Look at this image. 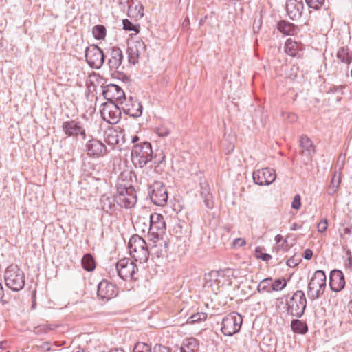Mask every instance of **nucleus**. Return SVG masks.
<instances>
[{
  "label": "nucleus",
  "mask_w": 352,
  "mask_h": 352,
  "mask_svg": "<svg viewBox=\"0 0 352 352\" xmlns=\"http://www.w3.org/2000/svg\"><path fill=\"white\" fill-rule=\"evenodd\" d=\"M153 352H170L168 347L162 344H155L153 347Z\"/></svg>",
  "instance_id": "47"
},
{
  "label": "nucleus",
  "mask_w": 352,
  "mask_h": 352,
  "mask_svg": "<svg viewBox=\"0 0 352 352\" xmlns=\"http://www.w3.org/2000/svg\"><path fill=\"white\" fill-rule=\"evenodd\" d=\"M146 46L142 41H136L134 45L129 46L127 49L129 62L135 65L138 61L140 54L144 51Z\"/></svg>",
  "instance_id": "21"
},
{
  "label": "nucleus",
  "mask_w": 352,
  "mask_h": 352,
  "mask_svg": "<svg viewBox=\"0 0 352 352\" xmlns=\"http://www.w3.org/2000/svg\"><path fill=\"white\" fill-rule=\"evenodd\" d=\"M115 197L111 198L106 195H103L100 199L102 209L106 212H111L115 210Z\"/></svg>",
  "instance_id": "30"
},
{
  "label": "nucleus",
  "mask_w": 352,
  "mask_h": 352,
  "mask_svg": "<svg viewBox=\"0 0 352 352\" xmlns=\"http://www.w3.org/2000/svg\"><path fill=\"white\" fill-rule=\"evenodd\" d=\"M306 306L307 299L302 290H297L286 300L287 313L296 318H300L304 314Z\"/></svg>",
  "instance_id": "6"
},
{
  "label": "nucleus",
  "mask_w": 352,
  "mask_h": 352,
  "mask_svg": "<svg viewBox=\"0 0 352 352\" xmlns=\"http://www.w3.org/2000/svg\"><path fill=\"white\" fill-rule=\"evenodd\" d=\"M326 288V275L322 270H316L312 276L307 289V296L311 300L320 298Z\"/></svg>",
  "instance_id": "5"
},
{
  "label": "nucleus",
  "mask_w": 352,
  "mask_h": 352,
  "mask_svg": "<svg viewBox=\"0 0 352 352\" xmlns=\"http://www.w3.org/2000/svg\"><path fill=\"white\" fill-rule=\"evenodd\" d=\"M318 231L319 232H324L327 228V220H324V221H320L318 224Z\"/></svg>",
  "instance_id": "48"
},
{
  "label": "nucleus",
  "mask_w": 352,
  "mask_h": 352,
  "mask_svg": "<svg viewBox=\"0 0 352 352\" xmlns=\"http://www.w3.org/2000/svg\"><path fill=\"white\" fill-rule=\"evenodd\" d=\"M242 323V316L237 312H232L223 318L221 332L226 336H232L240 331Z\"/></svg>",
  "instance_id": "7"
},
{
  "label": "nucleus",
  "mask_w": 352,
  "mask_h": 352,
  "mask_svg": "<svg viewBox=\"0 0 352 352\" xmlns=\"http://www.w3.org/2000/svg\"><path fill=\"white\" fill-rule=\"evenodd\" d=\"M153 160V150L150 142H144L133 146L131 160L135 167L143 168Z\"/></svg>",
  "instance_id": "4"
},
{
  "label": "nucleus",
  "mask_w": 352,
  "mask_h": 352,
  "mask_svg": "<svg viewBox=\"0 0 352 352\" xmlns=\"http://www.w3.org/2000/svg\"><path fill=\"white\" fill-rule=\"evenodd\" d=\"M122 138V133L116 129H110L105 132V141L109 145L118 144Z\"/></svg>",
  "instance_id": "27"
},
{
  "label": "nucleus",
  "mask_w": 352,
  "mask_h": 352,
  "mask_svg": "<svg viewBox=\"0 0 352 352\" xmlns=\"http://www.w3.org/2000/svg\"><path fill=\"white\" fill-rule=\"evenodd\" d=\"M300 146L302 157H305L307 161L310 160L312 155L315 153L311 140L306 135H302L300 139Z\"/></svg>",
  "instance_id": "22"
},
{
  "label": "nucleus",
  "mask_w": 352,
  "mask_h": 352,
  "mask_svg": "<svg viewBox=\"0 0 352 352\" xmlns=\"http://www.w3.org/2000/svg\"><path fill=\"white\" fill-rule=\"evenodd\" d=\"M336 57L341 63L349 65L352 62V52L347 47H340L336 53Z\"/></svg>",
  "instance_id": "28"
},
{
  "label": "nucleus",
  "mask_w": 352,
  "mask_h": 352,
  "mask_svg": "<svg viewBox=\"0 0 352 352\" xmlns=\"http://www.w3.org/2000/svg\"><path fill=\"white\" fill-rule=\"evenodd\" d=\"M102 94L107 102L121 104V101L126 100L124 91L117 85L109 84L102 91Z\"/></svg>",
  "instance_id": "14"
},
{
  "label": "nucleus",
  "mask_w": 352,
  "mask_h": 352,
  "mask_svg": "<svg viewBox=\"0 0 352 352\" xmlns=\"http://www.w3.org/2000/svg\"><path fill=\"white\" fill-rule=\"evenodd\" d=\"M292 262H291V260H288V261H287V265H288L289 266H291V265H292Z\"/></svg>",
  "instance_id": "62"
},
{
  "label": "nucleus",
  "mask_w": 352,
  "mask_h": 352,
  "mask_svg": "<svg viewBox=\"0 0 352 352\" xmlns=\"http://www.w3.org/2000/svg\"><path fill=\"white\" fill-rule=\"evenodd\" d=\"M89 140L85 144V151L87 155L93 158H99L104 156L107 153V148L105 144L94 138L92 135H89Z\"/></svg>",
  "instance_id": "12"
},
{
  "label": "nucleus",
  "mask_w": 352,
  "mask_h": 352,
  "mask_svg": "<svg viewBox=\"0 0 352 352\" xmlns=\"http://www.w3.org/2000/svg\"><path fill=\"white\" fill-rule=\"evenodd\" d=\"M298 229V226L296 223H294L291 228L292 230H296Z\"/></svg>",
  "instance_id": "57"
},
{
  "label": "nucleus",
  "mask_w": 352,
  "mask_h": 352,
  "mask_svg": "<svg viewBox=\"0 0 352 352\" xmlns=\"http://www.w3.org/2000/svg\"><path fill=\"white\" fill-rule=\"evenodd\" d=\"M207 318V314L204 312H198L196 313L191 316H190L187 320L188 324H194L195 322H199L200 321L205 320Z\"/></svg>",
  "instance_id": "37"
},
{
  "label": "nucleus",
  "mask_w": 352,
  "mask_h": 352,
  "mask_svg": "<svg viewBox=\"0 0 352 352\" xmlns=\"http://www.w3.org/2000/svg\"><path fill=\"white\" fill-rule=\"evenodd\" d=\"M199 345V342L195 338H188L184 340L183 346L190 352H194L196 347Z\"/></svg>",
  "instance_id": "36"
},
{
  "label": "nucleus",
  "mask_w": 352,
  "mask_h": 352,
  "mask_svg": "<svg viewBox=\"0 0 352 352\" xmlns=\"http://www.w3.org/2000/svg\"><path fill=\"white\" fill-rule=\"evenodd\" d=\"M275 241L277 243H279L281 242V241L283 240V236L280 235V234H277L276 236H275Z\"/></svg>",
  "instance_id": "54"
},
{
  "label": "nucleus",
  "mask_w": 352,
  "mask_h": 352,
  "mask_svg": "<svg viewBox=\"0 0 352 352\" xmlns=\"http://www.w3.org/2000/svg\"><path fill=\"white\" fill-rule=\"evenodd\" d=\"M256 254L258 258L264 261H268L272 258V256L267 253H262L261 250H258V248H256Z\"/></svg>",
  "instance_id": "45"
},
{
  "label": "nucleus",
  "mask_w": 352,
  "mask_h": 352,
  "mask_svg": "<svg viewBox=\"0 0 352 352\" xmlns=\"http://www.w3.org/2000/svg\"><path fill=\"white\" fill-rule=\"evenodd\" d=\"M109 352H124V351L122 349L116 348V349H111Z\"/></svg>",
  "instance_id": "55"
},
{
  "label": "nucleus",
  "mask_w": 352,
  "mask_h": 352,
  "mask_svg": "<svg viewBox=\"0 0 352 352\" xmlns=\"http://www.w3.org/2000/svg\"><path fill=\"white\" fill-rule=\"evenodd\" d=\"M201 197L206 196L207 192H210V189L206 184H201Z\"/></svg>",
  "instance_id": "49"
},
{
  "label": "nucleus",
  "mask_w": 352,
  "mask_h": 352,
  "mask_svg": "<svg viewBox=\"0 0 352 352\" xmlns=\"http://www.w3.org/2000/svg\"><path fill=\"white\" fill-rule=\"evenodd\" d=\"M81 135L82 139L83 140H85L86 138H87V135H86V131L85 129L82 127V126L81 125L80 127L79 128V131H78V135Z\"/></svg>",
  "instance_id": "52"
},
{
  "label": "nucleus",
  "mask_w": 352,
  "mask_h": 352,
  "mask_svg": "<svg viewBox=\"0 0 352 352\" xmlns=\"http://www.w3.org/2000/svg\"><path fill=\"white\" fill-rule=\"evenodd\" d=\"M301 198L299 195H296L292 203V208L296 210H299L301 206Z\"/></svg>",
  "instance_id": "46"
},
{
  "label": "nucleus",
  "mask_w": 352,
  "mask_h": 352,
  "mask_svg": "<svg viewBox=\"0 0 352 352\" xmlns=\"http://www.w3.org/2000/svg\"><path fill=\"white\" fill-rule=\"evenodd\" d=\"M47 329H50V328L48 327H45V326H42V327H37L38 331V330H41V329H43L45 331H46Z\"/></svg>",
  "instance_id": "58"
},
{
  "label": "nucleus",
  "mask_w": 352,
  "mask_h": 352,
  "mask_svg": "<svg viewBox=\"0 0 352 352\" xmlns=\"http://www.w3.org/2000/svg\"><path fill=\"white\" fill-rule=\"evenodd\" d=\"M304 9L302 0H287L286 10L289 17L296 20L300 17Z\"/></svg>",
  "instance_id": "19"
},
{
  "label": "nucleus",
  "mask_w": 352,
  "mask_h": 352,
  "mask_svg": "<svg viewBox=\"0 0 352 352\" xmlns=\"http://www.w3.org/2000/svg\"><path fill=\"white\" fill-rule=\"evenodd\" d=\"M155 133L159 137L164 138L170 134V130L164 126H160L155 129Z\"/></svg>",
  "instance_id": "43"
},
{
  "label": "nucleus",
  "mask_w": 352,
  "mask_h": 352,
  "mask_svg": "<svg viewBox=\"0 0 352 352\" xmlns=\"http://www.w3.org/2000/svg\"><path fill=\"white\" fill-rule=\"evenodd\" d=\"M81 123L74 120L65 121L62 124L64 133L68 137H77Z\"/></svg>",
  "instance_id": "24"
},
{
  "label": "nucleus",
  "mask_w": 352,
  "mask_h": 352,
  "mask_svg": "<svg viewBox=\"0 0 352 352\" xmlns=\"http://www.w3.org/2000/svg\"><path fill=\"white\" fill-rule=\"evenodd\" d=\"M341 173L340 172H334L332 175L331 182L327 190V192L329 195L332 196L338 192L341 183Z\"/></svg>",
  "instance_id": "25"
},
{
  "label": "nucleus",
  "mask_w": 352,
  "mask_h": 352,
  "mask_svg": "<svg viewBox=\"0 0 352 352\" xmlns=\"http://www.w3.org/2000/svg\"><path fill=\"white\" fill-rule=\"evenodd\" d=\"M4 280L9 289L19 292L25 286V273L17 265L11 264L4 272Z\"/></svg>",
  "instance_id": "2"
},
{
  "label": "nucleus",
  "mask_w": 352,
  "mask_h": 352,
  "mask_svg": "<svg viewBox=\"0 0 352 352\" xmlns=\"http://www.w3.org/2000/svg\"><path fill=\"white\" fill-rule=\"evenodd\" d=\"M115 200L122 208H131L137 201L135 190L129 182L119 181L117 184V192Z\"/></svg>",
  "instance_id": "1"
},
{
  "label": "nucleus",
  "mask_w": 352,
  "mask_h": 352,
  "mask_svg": "<svg viewBox=\"0 0 352 352\" xmlns=\"http://www.w3.org/2000/svg\"><path fill=\"white\" fill-rule=\"evenodd\" d=\"M128 248L130 255L135 261L140 263L148 261L150 252L143 238L137 234L132 236L129 239Z\"/></svg>",
  "instance_id": "3"
},
{
  "label": "nucleus",
  "mask_w": 352,
  "mask_h": 352,
  "mask_svg": "<svg viewBox=\"0 0 352 352\" xmlns=\"http://www.w3.org/2000/svg\"><path fill=\"white\" fill-rule=\"evenodd\" d=\"M4 296V290L2 286V284L0 283V301L3 300Z\"/></svg>",
  "instance_id": "53"
},
{
  "label": "nucleus",
  "mask_w": 352,
  "mask_h": 352,
  "mask_svg": "<svg viewBox=\"0 0 352 352\" xmlns=\"http://www.w3.org/2000/svg\"><path fill=\"white\" fill-rule=\"evenodd\" d=\"M157 240L153 242V245L151 247L150 254L155 255L157 258L162 257L166 255L167 252V243L162 239L156 238Z\"/></svg>",
  "instance_id": "23"
},
{
  "label": "nucleus",
  "mask_w": 352,
  "mask_h": 352,
  "mask_svg": "<svg viewBox=\"0 0 352 352\" xmlns=\"http://www.w3.org/2000/svg\"><path fill=\"white\" fill-rule=\"evenodd\" d=\"M118 103L106 102L102 104L100 114L102 119L111 124H117L121 116V106Z\"/></svg>",
  "instance_id": "8"
},
{
  "label": "nucleus",
  "mask_w": 352,
  "mask_h": 352,
  "mask_svg": "<svg viewBox=\"0 0 352 352\" xmlns=\"http://www.w3.org/2000/svg\"><path fill=\"white\" fill-rule=\"evenodd\" d=\"M166 228V223L162 215L153 213L149 218V231L148 233L153 238H157L160 234L164 233Z\"/></svg>",
  "instance_id": "17"
},
{
  "label": "nucleus",
  "mask_w": 352,
  "mask_h": 352,
  "mask_svg": "<svg viewBox=\"0 0 352 352\" xmlns=\"http://www.w3.org/2000/svg\"><path fill=\"white\" fill-rule=\"evenodd\" d=\"M281 116L284 120H287L289 122H295L297 120V116L295 113L291 112H283Z\"/></svg>",
  "instance_id": "44"
},
{
  "label": "nucleus",
  "mask_w": 352,
  "mask_h": 352,
  "mask_svg": "<svg viewBox=\"0 0 352 352\" xmlns=\"http://www.w3.org/2000/svg\"><path fill=\"white\" fill-rule=\"evenodd\" d=\"M313 256V252L310 249H306L303 253V257L306 260H309Z\"/></svg>",
  "instance_id": "51"
},
{
  "label": "nucleus",
  "mask_w": 352,
  "mask_h": 352,
  "mask_svg": "<svg viewBox=\"0 0 352 352\" xmlns=\"http://www.w3.org/2000/svg\"><path fill=\"white\" fill-rule=\"evenodd\" d=\"M286 54L291 56H295L297 53V46L295 42H293L291 39H287L285 43Z\"/></svg>",
  "instance_id": "35"
},
{
  "label": "nucleus",
  "mask_w": 352,
  "mask_h": 352,
  "mask_svg": "<svg viewBox=\"0 0 352 352\" xmlns=\"http://www.w3.org/2000/svg\"><path fill=\"white\" fill-rule=\"evenodd\" d=\"M123 112L131 117L138 118L142 114V106L138 99L130 96L128 100L121 101Z\"/></svg>",
  "instance_id": "15"
},
{
  "label": "nucleus",
  "mask_w": 352,
  "mask_h": 352,
  "mask_svg": "<svg viewBox=\"0 0 352 352\" xmlns=\"http://www.w3.org/2000/svg\"><path fill=\"white\" fill-rule=\"evenodd\" d=\"M225 271H211L206 276V285L210 283V286L212 285V283L217 285H223L222 279L225 278Z\"/></svg>",
  "instance_id": "26"
},
{
  "label": "nucleus",
  "mask_w": 352,
  "mask_h": 352,
  "mask_svg": "<svg viewBox=\"0 0 352 352\" xmlns=\"http://www.w3.org/2000/svg\"><path fill=\"white\" fill-rule=\"evenodd\" d=\"M277 29L285 35H294L296 32L295 25L286 21H280L277 24Z\"/></svg>",
  "instance_id": "29"
},
{
  "label": "nucleus",
  "mask_w": 352,
  "mask_h": 352,
  "mask_svg": "<svg viewBox=\"0 0 352 352\" xmlns=\"http://www.w3.org/2000/svg\"><path fill=\"white\" fill-rule=\"evenodd\" d=\"M123 29L129 31H134L138 32V27L133 25L129 19H125L122 20Z\"/></svg>",
  "instance_id": "41"
},
{
  "label": "nucleus",
  "mask_w": 352,
  "mask_h": 352,
  "mask_svg": "<svg viewBox=\"0 0 352 352\" xmlns=\"http://www.w3.org/2000/svg\"><path fill=\"white\" fill-rule=\"evenodd\" d=\"M307 6L314 10H319L324 3V0H305Z\"/></svg>",
  "instance_id": "40"
},
{
  "label": "nucleus",
  "mask_w": 352,
  "mask_h": 352,
  "mask_svg": "<svg viewBox=\"0 0 352 352\" xmlns=\"http://www.w3.org/2000/svg\"><path fill=\"white\" fill-rule=\"evenodd\" d=\"M179 351L180 352H190V351L187 350V349L184 346H181Z\"/></svg>",
  "instance_id": "56"
},
{
  "label": "nucleus",
  "mask_w": 352,
  "mask_h": 352,
  "mask_svg": "<svg viewBox=\"0 0 352 352\" xmlns=\"http://www.w3.org/2000/svg\"><path fill=\"white\" fill-rule=\"evenodd\" d=\"M272 279L271 278L263 279L257 286V291L260 293H270L272 291Z\"/></svg>",
  "instance_id": "33"
},
{
  "label": "nucleus",
  "mask_w": 352,
  "mask_h": 352,
  "mask_svg": "<svg viewBox=\"0 0 352 352\" xmlns=\"http://www.w3.org/2000/svg\"><path fill=\"white\" fill-rule=\"evenodd\" d=\"M344 232H345V233H350V230H349V228H345V229H344Z\"/></svg>",
  "instance_id": "61"
},
{
  "label": "nucleus",
  "mask_w": 352,
  "mask_h": 352,
  "mask_svg": "<svg viewBox=\"0 0 352 352\" xmlns=\"http://www.w3.org/2000/svg\"><path fill=\"white\" fill-rule=\"evenodd\" d=\"M133 352H153V348L146 343L139 342L135 345Z\"/></svg>",
  "instance_id": "39"
},
{
  "label": "nucleus",
  "mask_w": 352,
  "mask_h": 352,
  "mask_svg": "<svg viewBox=\"0 0 352 352\" xmlns=\"http://www.w3.org/2000/svg\"><path fill=\"white\" fill-rule=\"evenodd\" d=\"M49 344L48 343H45L44 344V346H43V349H45L46 350H49L50 349V347L48 346Z\"/></svg>",
  "instance_id": "60"
},
{
  "label": "nucleus",
  "mask_w": 352,
  "mask_h": 352,
  "mask_svg": "<svg viewBox=\"0 0 352 352\" xmlns=\"http://www.w3.org/2000/svg\"><path fill=\"white\" fill-rule=\"evenodd\" d=\"M245 241L243 239L238 238L234 239L233 244L234 246L241 247L245 245Z\"/></svg>",
  "instance_id": "50"
},
{
  "label": "nucleus",
  "mask_w": 352,
  "mask_h": 352,
  "mask_svg": "<svg viewBox=\"0 0 352 352\" xmlns=\"http://www.w3.org/2000/svg\"><path fill=\"white\" fill-rule=\"evenodd\" d=\"M118 294V288L107 280H102L98 285L97 296L103 300L108 301Z\"/></svg>",
  "instance_id": "16"
},
{
  "label": "nucleus",
  "mask_w": 352,
  "mask_h": 352,
  "mask_svg": "<svg viewBox=\"0 0 352 352\" xmlns=\"http://www.w3.org/2000/svg\"><path fill=\"white\" fill-rule=\"evenodd\" d=\"M291 327L294 332L301 334H304L308 331L307 324L298 319L292 321Z\"/></svg>",
  "instance_id": "32"
},
{
  "label": "nucleus",
  "mask_w": 352,
  "mask_h": 352,
  "mask_svg": "<svg viewBox=\"0 0 352 352\" xmlns=\"http://www.w3.org/2000/svg\"><path fill=\"white\" fill-rule=\"evenodd\" d=\"M292 262H291V260H288V261H287V265H288L289 266H291V265H292Z\"/></svg>",
  "instance_id": "63"
},
{
  "label": "nucleus",
  "mask_w": 352,
  "mask_h": 352,
  "mask_svg": "<svg viewBox=\"0 0 352 352\" xmlns=\"http://www.w3.org/2000/svg\"><path fill=\"white\" fill-rule=\"evenodd\" d=\"M148 195L151 201L159 206H164L168 201V192L160 182H155L149 186Z\"/></svg>",
  "instance_id": "9"
},
{
  "label": "nucleus",
  "mask_w": 352,
  "mask_h": 352,
  "mask_svg": "<svg viewBox=\"0 0 352 352\" xmlns=\"http://www.w3.org/2000/svg\"><path fill=\"white\" fill-rule=\"evenodd\" d=\"M116 270L118 276L123 280L135 279V274L138 271L135 264L128 258L120 259L116 263Z\"/></svg>",
  "instance_id": "11"
},
{
  "label": "nucleus",
  "mask_w": 352,
  "mask_h": 352,
  "mask_svg": "<svg viewBox=\"0 0 352 352\" xmlns=\"http://www.w3.org/2000/svg\"><path fill=\"white\" fill-rule=\"evenodd\" d=\"M104 54L97 45H93L85 50V58L89 65L94 69H100L104 62Z\"/></svg>",
  "instance_id": "10"
},
{
  "label": "nucleus",
  "mask_w": 352,
  "mask_h": 352,
  "mask_svg": "<svg viewBox=\"0 0 352 352\" xmlns=\"http://www.w3.org/2000/svg\"><path fill=\"white\" fill-rule=\"evenodd\" d=\"M286 285L287 281L285 278H278L272 283V291H281Z\"/></svg>",
  "instance_id": "38"
},
{
  "label": "nucleus",
  "mask_w": 352,
  "mask_h": 352,
  "mask_svg": "<svg viewBox=\"0 0 352 352\" xmlns=\"http://www.w3.org/2000/svg\"><path fill=\"white\" fill-rule=\"evenodd\" d=\"M107 64L111 71H117L123 60L122 50L116 47H110L107 52Z\"/></svg>",
  "instance_id": "18"
},
{
  "label": "nucleus",
  "mask_w": 352,
  "mask_h": 352,
  "mask_svg": "<svg viewBox=\"0 0 352 352\" xmlns=\"http://www.w3.org/2000/svg\"><path fill=\"white\" fill-rule=\"evenodd\" d=\"M138 140H139V138L137 135L133 136L132 138V142H133V143L136 142Z\"/></svg>",
  "instance_id": "59"
},
{
  "label": "nucleus",
  "mask_w": 352,
  "mask_h": 352,
  "mask_svg": "<svg viewBox=\"0 0 352 352\" xmlns=\"http://www.w3.org/2000/svg\"><path fill=\"white\" fill-rule=\"evenodd\" d=\"M92 34L97 40L104 39L106 36V28L102 25H95L92 29Z\"/></svg>",
  "instance_id": "34"
},
{
  "label": "nucleus",
  "mask_w": 352,
  "mask_h": 352,
  "mask_svg": "<svg viewBox=\"0 0 352 352\" xmlns=\"http://www.w3.org/2000/svg\"><path fill=\"white\" fill-rule=\"evenodd\" d=\"M276 173L272 168H265L254 170L252 178L256 184L259 186L270 185L276 179Z\"/></svg>",
  "instance_id": "13"
},
{
  "label": "nucleus",
  "mask_w": 352,
  "mask_h": 352,
  "mask_svg": "<svg viewBox=\"0 0 352 352\" xmlns=\"http://www.w3.org/2000/svg\"><path fill=\"white\" fill-rule=\"evenodd\" d=\"M202 198L204 199V203L205 206L208 208L211 209L213 208V206H214L213 198H212V194L210 192H207V193L206 194V196L203 197Z\"/></svg>",
  "instance_id": "42"
},
{
  "label": "nucleus",
  "mask_w": 352,
  "mask_h": 352,
  "mask_svg": "<svg viewBox=\"0 0 352 352\" xmlns=\"http://www.w3.org/2000/svg\"><path fill=\"white\" fill-rule=\"evenodd\" d=\"M329 285L332 291L338 292L342 290L345 286L344 276L342 271L333 270L329 276Z\"/></svg>",
  "instance_id": "20"
},
{
  "label": "nucleus",
  "mask_w": 352,
  "mask_h": 352,
  "mask_svg": "<svg viewBox=\"0 0 352 352\" xmlns=\"http://www.w3.org/2000/svg\"><path fill=\"white\" fill-rule=\"evenodd\" d=\"M81 263L82 267L88 272L93 271L96 267L94 259L90 254L84 255Z\"/></svg>",
  "instance_id": "31"
}]
</instances>
